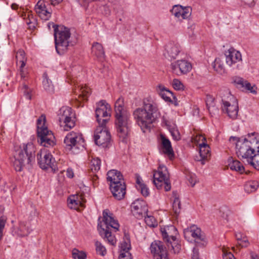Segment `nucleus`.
Wrapping results in <instances>:
<instances>
[{"mask_svg": "<svg viewBox=\"0 0 259 259\" xmlns=\"http://www.w3.org/2000/svg\"><path fill=\"white\" fill-rule=\"evenodd\" d=\"M230 142H236V154L240 158H250L249 163L259 170V134H248L247 138L231 137Z\"/></svg>", "mask_w": 259, "mask_h": 259, "instance_id": "obj_1", "label": "nucleus"}, {"mask_svg": "<svg viewBox=\"0 0 259 259\" xmlns=\"http://www.w3.org/2000/svg\"><path fill=\"white\" fill-rule=\"evenodd\" d=\"M133 116L137 124L145 132L159 116L157 104L151 98H146L142 107L136 109Z\"/></svg>", "mask_w": 259, "mask_h": 259, "instance_id": "obj_2", "label": "nucleus"}, {"mask_svg": "<svg viewBox=\"0 0 259 259\" xmlns=\"http://www.w3.org/2000/svg\"><path fill=\"white\" fill-rule=\"evenodd\" d=\"M115 123L117 135L122 142H125L130 130V113L124 108L123 99L119 98L115 103Z\"/></svg>", "mask_w": 259, "mask_h": 259, "instance_id": "obj_3", "label": "nucleus"}, {"mask_svg": "<svg viewBox=\"0 0 259 259\" xmlns=\"http://www.w3.org/2000/svg\"><path fill=\"white\" fill-rule=\"evenodd\" d=\"M35 148L33 144H23L15 152L13 166L16 171L29 169L35 161Z\"/></svg>", "mask_w": 259, "mask_h": 259, "instance_id": "obj_4", "label": "nucleus"}, {"mask_svg": "<svg viewBox=\"0 0 259 259\" xmlns=\"http://www.w3.org/2000/svg\"><path fill=\"white\" fill-rule=\"evenodd\" d=\"M103 224H98V229L100 234L104 235L108 243L114 245L116 244L115 236L112 235L110 231V228L114 229L115 231L118 230L119 225L118 221L114 219V215L109 210L106 209L103 211Z\"/></svg>", "mask_w": 259, "mask_h": 259, "instance_id": "obj_5", "label": "nucleus"}, {"mask_svg": "<svg viewBox=\"0 0 259 259\" xmlns=\"http://www.w3.org/2000/svg\"><path fill=\"white\" fill-rule=\"evenodd\" d=\"M220 96L222 98V109L226 113L228 116L235 119L237 118L238 113V106L237 100L228 90L221 92Z\"/></svg>", "mask_w": 259, "mask_h": 259, "instance_id": "obj_6", "label": "nucleus"}, {"mask_svg": "<svg viewBox=\"0 0 259 259\" xmlns=\"http://www.w3.org/2000/svg\"><path fill=\"white\" fill-rule=\"evenodd\" d=\"M46 117L41 115L37 121V135L40 139V144L45 147L53 146L55 144V137L51 131L45 126Z\"/></svg>", "mask_w": 259, "mask_h": 259, "instance_id": "obj_7", "label": "nucleus"}, {"mask_svg": "<svg viewBox=\"0 0 259 259\" xmlns=\"http://www.w3.org/2000/svg\"><path fill=\"white\" fill-rule=\"evenodd\" d=\"M57 116L61 126H63V131H69L75 126V113L71 108L62 107L58 111Z\"/></svg>", "mask_w": 259, "mask_h": 259, "instance_id": "obj_8", "label": "nucleus"}, {"mask_svg": "<svg viewBox=\"0 0 259 259\" xmlns=\"http://www.w3.org/2000/svg\"><path fill=\"white\" fill-rule=\"evenodd\" d=\"M153 183L158 189H160L164 186L165 191L170 190L171 185L166 166L160 165L157 170L154 171Z\"/></svg>", "mask_w": 259, "mask_h": 259, "instance_id": "obj_9", "label": "nucleus"}, {"mask_svg": "<svg viewBox=\"0 0 259 259\" xmlns=\"http://www.w3.org/2000/svg\"><path fill=\"white\" fill-rule=\"evenodd\" d=\"M65 147L68 150L75 152L76 150L84 148V140L79 133L71 132L68 133L64 138Z\"/></svg>", "mask_w": 259, "mask_h": 259, "instance_id": "obj_10", "label": "nucleus"}, {"mask_svg": "<svg viewBox=\"0 0 259 259\" xmlns=\"http://www.w3.org/2000/svg\"><path fill=\"white\" fill-rule=\"evenodd\" d=\"M111 107L105 100H101L97 104L96 117L99 125H105L110 115Z\"/></svg>", "mask_w": 259, "mask_h": 259, "instance_id": "obj_11", "label": "nucleus"}, {"mask_svg": "<svg viewBox=\"0 0 259 259\" xmlns=\"http://www.w3.org/2000/svg\"><path fill=\"white\" fill-rule=\"evenodd\" d=\"M110 139L111 135L105 125H99L94 134V141L96 144L103 147H107Z\"/></svg>", "mask_w": 259, "mask_h": 259, "instance_id": "obj_12", "label": "nucleus"}, {"mask_svg": "<svg viewBox=\"0 0 259 259\" xmlns=\"http://www.w3.org/2000/svg\"><path fill=\"white\" fill-rule=\"evenodd\" d=\"M37 160L38 163L42 169H45L49 167L54 169L55 159L46 149L41 150L37 154Z\"/></svg>", "mask_w": 259, "mask_h": 259, "instance_id": "obj_13", "label": "nucleus"}, {"mask_svg": "<svg viewBox=\"0 0 259 259\" xmlns=\"http://www.w3.org/2000/svg\"><path fill=\"white\" fill-rule=\"evenodd\" d=\"M184 237L189 240L190 236H192L195 242L198 245H203L205 241V236L202 233L201 230L195 225H193L190 228L184 231Z\"/></svg>", "mask_w": 259, "mask_h": 259, "instance_id": "obj_14", "label": "nucleus"}, {"mask_svg": "<svg viewBox=\"0 0 259 259\" xmlns=\"http://www.w3.org/2000/svg\"><path fill=\"white\" fill-rule=\"evenodd\" d=\"M170 68L174 74L181 75L190 72L192 69V65L187 60L182 59L171 63Z\"/></svg>", "mask_w": 259, "mask_h": 259, "instance_id": "obj_15", "label": "nucleus"}, {"mask_svg": "<svg viewBox=\"0 0 259 259\" xmlns=\"http://www.w3.org/2000/svg\"><path fill=\"white\" fill-rule=\"evenodd\" d=\"M54 35L56 50L58 54L62 55L67 49L70 33H54Z\"/></svg>", "mask_w": 259, "mask_h": 259, "instance_id": "obj_16", "label": "nucleus"}, {"mask_svg": "<svg viewBox=\"0 0 259 259\" xmlns=\"http://www.w3.org/2000/svg\"><path fill=\"white\" fill-rule=\"evenodd\" d=\"M150 250L154 259H168L166 248L161 241L153 242L150 246Z\"/></svg>", "mask_w": 259, "mask_h": 259, "instance_id": "obj_17", "label": "nucleus"}, {"mask_svg": "<svg viewBox=\"0 0 259 259\" xmlns=\"http://www.w3.org/2000/svg\"><path fill=\"white\" fill-rule=\"evenodd\" d=\"M131 210L137 218H142L148 213V207L146 202L143 200L137 199L131 205Z\"/></svg>", "mask_w": 259, "mask_h": 259, "instance_id": "obj_18", "label": "nucleus"}, {"mask_svg": "<svg viewBox=\"0 0 259 259\" xmlns=\"http://www.w3.org/2000/svg\"><path fill=\"white\" fill-rule=\"evenodd\" d=\"M225 56L226 63L230 66L242 62V56L240 52L232 47L225 51Z\"/></svg>", "mask_w": 259, "mask_h": 259, "instance_id": "obj_19", "label": "nucleus"}, {"mask_svg": "<svg viewBox=\"0 0 259 259\" xmlns=\"http://www.w3.org/2000/svg\"><path fill=\"white\" fill-rule=\"evenodd\" d=\"M181 51L180 45L174 41H170L165 47L164 56L170 59H175Z\"/></svg>", "mask_w": 259, "mask_h": 259, "instance_id": "obj_20", "label": "nucleus"}, {"mask_svg": "<svg viewBox=\"0 0 259 259\" xmlns=\"http://www.w3.org/2000/svg\"><path fill=\"white\" fill-rule=\"evenodd\" d=\"M171 12L180 21L188 18L191 14L190 7H184L181 5L174 6Z\"/></svg>", "mask_w": 259, "mask_h": 259, "instance_id": "obj_21", "label": "nucleus"}, {"mask_svg": "<svg viewBox=\"0 0 259 259\" xmlns=\"http://www.w3.org/2000/svg\"><path fill=\"white\" fill-rule=\"evenodd\" d=\"M110 189L113 197L117 200H121L124 198L126 193L125 183L118 182L110 184Z\"/></svg>", "mask_w": 259, "mask_h": 259, "instance_id": "obj_22", "label": "nucleus"}, {"mask_svg": "<svg viewBox=\"0 0 259 259\" xmlns=\"http://www.w3.org/2000/svg\"><path fill=\"white\" fill-rule=\"evenodd\" d=\"M163 239L169 242L170 241H176L178 232L177 228L172 225L164 227L161 229Z\"/></svg>", "mask_w": 259, "mask_h": 259, "instance_id": "obj_23", "label": "nucleus"}, {"mask_svg": "<svg viewBox=\"0 0 259 259\" xmlns=\"http://www.w3.org/2000/svg\"><path fill=\"white\" fill-rule=\"evenodd\" d=\"M85 200L82 195H71L67 199L68 207L77 210L79 207H83Z\"/></svg>", "mask_w": 259, "mask_h": 259, "instance_id": "obj_24", "label": "nucleus"}, {"mask_svg": "<svg viewBox=\"0 0 259 259\" xmlns=\"http://www.w3.org/2000/svg\"><path fill=\"white\" fill-rule=\"evenodd\" d=\"M35 10L39 17L42 20H47L51 16L52 11L47 9L44 1H39L35 6Z\"/></svg>", "mask_w": 259, "mask_h": 259, "instance_id": "obj_25", "label": "nucleus"}, {"mask_svg": "<svg viewBox=\"0 0 259 259\" xmlns=\"http://www.w3.org/2000/svg\"><path fill=\"white\" fill-rule=\"evenodd\" d=\"M107 180L110 182V184H113L114 183H124L123 176L121 172L115 169L109 170L107 174Z\"/></svg>", "mask_w": 259, "mask_h": 259, "instance_id": "obj_26", "label": "nucleus"}, {"mask_svg": "<svg viewBox=\"0 0 259 259\" xmlns=\"http://www.w3.org/2000/svg\"><path fill=\"white\" fill-rule=\"evenodd\" d=\"M199 144V155L200 157L198 161H201L202 164H204L205 160L210 156V147L206 142H203Z\"/></svg>", "mask_w": 259, "mask_h": 259, "instance_id": "obj_27", "label": "nucleus"}, {"mask_svg": "<svg viewBox=\"0 0 259 259\" xmlns=\"http://www.w3.org/2000/svg\"><path fill=\"white\" fill-rule=\"evenodd\" d=\"M161 139L163 152L172 159L174 157V152L170 141L163 135H161Z\"/></svg>", "mask_w": 259, "mask_h": 259, "instance_id": "obj_28", "label": "nucleus"}, {"mask_svg": "<svg viewBox=\"0 0 259 259\" xmlns=\"http://www.w3.org/2000/svg\"><path fill=\"white\" fill-rule=\"evenodd\" d=\"M92 54L100 61L105 58V52L102 45L97 42H94L92 47Z\"/></svg>", "mask_w": 259, "mask_h": 259, "instance_id": "obj_29", "label": "nucleus"}, {"mask_svg": "<svg viewBox=\"0 0 259 259\" xmlns=\"http://www.w3.org/2000/svg\"><path fill=\"white\" fill-rule=\"evenodd\" d=\"M234 82L236 84L239 85V88H243V90L248 91L253 94H256V87L255 85H251L247 80H245L242 78H237L235 80Z\"/></svg>", "mask_w": 259, "mask_h": 259, "instance_id": "obj_30", "label": "nucleus"}, {"mask_svg": "<svg viewBox=\"0 0 259 259\" xmlns=\"http://www.w3.org/2000/svg\"><path fill=\"white\" fill-rule=\"evenodd\" d=\"M157 91L161 98L166 102H172L171 97L174 99H176V97L174 95V94L162 85H158Z\"/></svg>", "mask_w": 259, "mask_h": 259, "instance_id": "obj_31", "label": "nucleus"}, {"mask_svg": "<svg viewBox=\"0 0 259 259\" xmlns=\"http://www.w3.org/2000/svg\"><path fill=\"white\" fill-rule=\"evenodd\" d=\"M75 94L78 95L79 98H81L83 100H87L91 94V90L87 86L82 85L76 86L73 89Z\"/></svg>", "mask_w": 259, "mask_h": 259, "instance_id": "obj_32", "label": "nucleus"}, {"mask_svg": "<svg viewBox=\"0 0 259 259\" xmlns=\"http://www.w3.org/2000/svg\"><path fill=\"white\" fill-rule=\"evenodd\" d=\"M228 165L230 169L242 174L244 171V167L243 165L237 160H234L232 157L228 159Z\"/></svg>", "mask_w": 259, "mask_h": 259, "instance_id": "obj_33", "label": "nucleus"}, {"mask_svg": "<svg viewBox=\"0 0 259 259\" xmlns=\"http://www.w3.org/2000/svg\"><path fill=\"white\" fill-rule=\"evenodd\" d=\"M214 99L210 95H207L206 97V105L209 113L211 115H214L219 111L218 109L215 107Z\"/></svg>", "mask_w": 259, "mask_h": 259, "instance_id": "obj_34", "label": "nucleus"}, {"mask_svg": "<svg viewBox=\"0 0 259 259\" xmlns=\"http://www.w3.org/2000/svg\"><path fill=\"white\" fill-rule=\"evenodd\" d=\"M42 84L44 88L49 93H53L54 92V87L52 83V81L49 78L47 73L43 74Z\"/></svg>", "mask_w": 259, "mask_h": 259, "instance_id": "obj_35", "label": "nucleus"}, {"mask_svg": "<svg viewBox=\"0 0 259 259\" xmlns=\"http://www.w3.org/2000/svg\"><path fill=\"white\" fill-rule=\"evenodd\" d=\"M16 59L17 65H20V67L22 68L25 66L27 59L25 57V52L23 50H19L16 52Z\"/></svg>", "mask_w": 259, "mask_h": 259, "instance_id": "obj_36", "label": "nucleus"}, {"mask_svg": "<svg viewBox=\"0 0 259 259\" xmlns=\"http://www.w3.org/2000/svg\"><path fill=\"white\" fill-rule=\"evenodd\" d=\"M213 67L217 72L220 74H223L225 72L223 60L220 58L215 59L213 63Z\"/></svg>", "mask_w": 259, "mask_h": 259, "instance_id": "obj_37", "label": "nucleus"}, {"mask_svg": "<svg viewBox=\"0 0 259 259\" xmlns=\"http://www.w3.org/2000/svg\"><path fill=\"white\" fill-rule=\"evenodd\" d=\"M131 241L130 236L128 234H124V236L123 238V241L121 243V252H129V250L131 249Z\"/></svg>", "mask_w": 259, "mask_h": 259, "instance_id": "obj_38", "label": "nucleus"}, {"mask_svg": "<svg viewBox=\"0 0 259 259\" xmlns=\"http://www.w3.org/2000/svg\"><path fill=\"white\" fill-rule=\"evenodd\" d=\"M235 237L237 241L240 242L238 243V245L241 247H247L249 246V242L246 235L239 232L236 234Z\"/></svg>", "mask_w": 259, "mask_h": 259, "instance_id": "obj_39", "label": "nucleus"}, {"mask_svg": "<svg viewBox=\"0 0 259 259\" xmlns=\"http://www.w3.org/2000/svg\"><path fill=\"white\" fill-rule=\"evenodd\" d=\"M258 187V183L256 181H250L246 183L244 189L247 193L254 192Z\"/></svg>", "mask_w": 259, "mask_h": 259, "instance_id": "obj_40", "label": "nucleus"}, {"mask_svg": "<svg viewBox=\"0 0 259 259\" xmlns=\"http://www.w3.org/2000/svg\"><path fill=\"white\" fill-rule=\"evenodd\" d=\"M32 231V229L24 223H22L19 226L18 234L21 237L27 236Z\"/></svg>", "mask_w": 259, "mask_h": 259, "instance_id": "obj_41", "label": "nucleus"}, {"mask_svg": "<svg viewBox=\"0 0 259 259\" xmlns=\"http://www.w3.org/2000/svg\"><path fill=\"white\" fill-rule=\"evenodd\" d=\"M167 243V246L170 251L172 250L174 253H178L180 252L181 245L178 243L177 239L176 241L171 240Z\"/></svg>", "mask_w": 259, "mask_h": 259, "instance_id": "obj_42", "label": "nucleus"}, {"mask_svg": "<svg viewBox=\"0 0 259 259\" xmlns=\"http://www.w3.org/2000/svg\"><path fill=\"white\" fill-rule=\"evenodd\" d=\"M53 31L54 32H70V31H75L71 28H69L62 25H53Z\"/></svg>", "mask_w": 259, "mask_h": 259, "instance_id": "obj_43", "label": "nucleus"}, {"mask_svg": "<svg viewBox=\"0 0 259 259\" xmlns=\"http://www.w3.org/2000/svg\"><path fill=\"white\" fill-rule=\"evenodd\" d=\"M181 206V202L179 198L176 197L173 200L172 207L173 211L176 215H178L180 212Z\"/></svg>", "mask_w": 259, "mask_h": 259, "instance_id": "obj_44", "label": "nucleus"}, {"mask_svg": "<svg viewBox=\"0 0 259 259\" xmlns=\"http://www.w3.org/2000/svg\"><path fill=\"white\" fill-rule=\"evenodd\" d=\"M91 169L93 171L96 172L100 170L101 167V160L98 158H93L91 162Z\"/></svg>", "mask_w": 259, "mask_h": 259, "instance_id": "obj_45", "label": "nucleus"}, {"mask_svg": "<svg viewBox=\"0 0 259 259\" xmlns=\"http://www.w3.org/2000/svg\"><path fill=\"white\" fill-rule=\"evenodd\" d=\"M95 246L97 253L102 256H104L106 254L107 251L106 248L101 242L97 241L95 242Z\"/></svg>", "mask_w": 259, "mask_h": 259, "instance_id": "obj_46", "label": "nucleus"}, {"mask_svg": "<svg viewBox=\"0 0 259 259\" xmlns=\"http://www.w3.org/2000/svg\"><path fill=\"white\" fill-rule=\"evenodd\" d=\"M169 131L171 134L172 138L175 141H179L181 139V135L177 127L174 126L169 127Z\"/></svg>", "mask_w": 259, "mask_h": 259, "instance_id": "obj_47", "label": "nucleus"}, {"mask_svg": "<svg viewBox=\"0 0 259 259\" xmlns=\"http://www.w3.org/2000/svg\"><path fill=\"white\" fill-rule=\"evenodd\" d=\"M72 256L74 259H85L87 255L82 251H79L77 249L74 248L72 250Z\"/></svg>", "mask_w": 259, "mask_h": 259, "instance_id": "obj_48", "label": "nucleus"}, {"mask_svg": "<svg viewBox=\"0 0 259 259\" xmlns=\"http://www.w3.org/2000/svg\"><path fill=\"white\" fill-rule=\"evenodd\" d=\"M145 218V221L146 224L150 227H154L155 224V219L151 215H148V214L143 215Z\"/></svg>", "mask_w": 259, "mask_h": 259, "instance_id": "obj_49", "label": "nucleus"}, {"mask_svg": "<svg viewBox=\"0 0 259 259\" xmlns=\"http://www.w3.org/2000/svg\"><path fill=\"white\" fill-rule=\"evenodd\" d=\"M172 85L174 89L178 91L183 90L184 85L180 80L178 79H174L172 82Z\"/></svg>", "mask_w": 259, "mask_h": 259, "instance_id": "obj_50", "label": "nucleus"}, {"mask_svg": "<svg viewBox=\"0 0 259 259\" xmlns=\"http://www.w3.org/2000/svg\"><path fill=\"white\" fill-rule=\"evenodd\" d=\"M22 91L25 98L27 99L30 100L31 98L30 94L31 90L28 88V86L26 84H23L22 88Z\"/></svg>", "mask_w": 259, "mask_h": 259, "instance_id": "obj_51", "label": "nucleus"}, {"mask_svg": "<svg viewBox=\"0 0 259 259\" xmlns=\"http://www.w3.org/2000/svg\"><path fill=\"white\" fill-rule=\"evenodd\" d=\"M187 178L192 187H194L197 182L196 176L195 174H189L187 176Z\"/></svg>", "mask_w": 259, "mask_h": 259, "instance_id": "obj_52", "label": "nucleus"}, {"mask_svg": "<svg viewBox=\"0 0 259 259\" xmlns=\"http://www.w3.org/2000/svg\"><path fill=\"white\" fill-rule=\"evenodd\" d=\"M137 189L140 190L141 194L144 196H147L149 195V191L147 187L144 184H141L139 187H137Z\"/></svg>", "mask_w": 259, "mask_h": 259, "instance_id": "obj_53", "label": "nucleus"}, {"mask_svg": "<svg viewBox=\"0 0 259 259\" xmlns=\"http://www.w3.org/2000/svg\"><path fill=\"white\" fill-rule=\"evenodd\" d=\"M6 221L7 218L6 217L2 216L0 217V240L3 236V231L5 226Z\"/></svg>", "mask_w": 259, "mask_h": 259, "instance_id": "obj_54", "label": "nucleus"}, {"mask_svg": "<svg viewBox=\"0 0 259 259\" xmlns=\"http://www.w3.org/2000/svg\"><path fill=\"white\" fill-rule=\"evenodd\" d=\"M223 259H235L234 255L227 250H223Z\"/></svg>", "mask_w": 259, "mask_h": 259, "instance_id": "obj_55", "label": "nucleus"}, {"mask_svg": "<svg viewBox=\"0 0 259 259\" xmlns=\"http://www.w3.org/2000/svg\"><path fill=\"white\" fill-rule=\"evenodd\" d=\"M119 259H132V258L129 252H121L119 254Z\"/></svg>", "mask_w": 259, "mask_h": 259, "instance_id": "obj_56", "label": "nucleus"}, {"mask_svg": "<svg viewBox=\"0 0 259 259\" xmlns=\"http://www.w3.org/2000/svg\"><path fill=\"white\" fill-rule=\"evenodd\" d=\"M77 69H81L80 67H73V68L72 69V72H71V78H70V83H74L76 81L74 79V76L76 75V71Z\"/></svg>", "mask_w": 259, "mask_h": 259, "instance_id": "obj_57", "label": "nucleus"}, {"mask_svg": "<svg viewBox=\"0 0 259 259\" xmlns=\"http://www.w3.org/2000/svg\"><path fill=\"white\" fill-rule=\"evenodd\" d=\"M192 259H199L198 249L194 247L192 254Z\"/></svg>", "mask_w": 259, "mask_h": 259, "instance_id": "obj_58", "label": "nucleus"}, {"mask_svg": "<svg viewBox=\"0 0 259 259\" xmlns=\"http://www.w3.org/2000/svg\"><path fill=\"white\" fill-rule=\"evenodd\" d=\"M195 141L198 144L199 142H201V143L203 142H205L206 139L203 136L201 135H198L196 136Z\"/></svg>", "mask_w": 259, "mask_h": 259, "instance_id": "obj_59", "label": "nucleus"}, {"mask_svg": "<svg viewBox=\"0 0 259 259\" xmlns=\"http://www.w3.org/2000/svg\"><path fill=\"white\" fill-rule=\"evenodd\" d=\"M67 176L69 178H72L74 177V172L72 168H68L66 170Z\"/></svg>", "mask_w": 259, "mask_h": 259, "instance_id": "obj_60", "label": "nucleus"}, {"mask_svg": "<svg viewBox=\"0 0 259 259\" xmlns=\"http://www.w3.org/2000/svg\"><path fill=\"white\" fill-rule=\"evenodd\" d=\"M26 23H27V25L28 26V28L30 30H33L34 28L35 27V23H32L30 21V20L27 21L26 20Z\"/></svg>", "mask_w": 259, "mask_h": 259, "instance_id": "obj_61", "label": "nucleus"}, {"mask_svg": "<svg viewBox=\"0 0 259 259\" xmlns=\"http://www.w3.org/2000/svg\"><path fill=\"white\" fill-rule=\"evenodd\" d=\"M142 178L141 177L138 175H136V183L138 184L137 187H139L141 184H144L142 183Z\"/></svg>", "mask_w": 259, "mask_h": 259, "instance_id": "obj_62", "label": "nucleus"}, {"mask_svg": "<svg viewBox=\"0 0 259 259\" xmlns=\"http://www.w3.org/2000/svg\"><path fill=\"white\" fill-rule=\"evenodd\" d=\"M62 0H50L51 4L53 6H56L62 2Z\"/></svg>", "mask_w": 259, "mask_h": 259, "instance_id": "obj_63", "label": "nucleus"}, {"mask_svg": "<svg viewBox=\"0 0 259 259\" xmlns=\"http://www.w3.org/2000/svg\"><path fill=\"white\" fill-rule=\"evenodd\" d=\"M196 25L195 24H189V26L188 27V29L189 31H194L195 30Z\"/></svg>", "mask_w": 259, "mask_h": 259, "instance_id": "obj_64", "label": "nucleus"}]
</instances>
